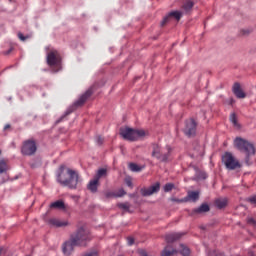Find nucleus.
Wrapping results in <instances>:
<instances>
[{
    "label": "nucleus",
    "mask_w": 256,
    "mask_h": 256,
    "mask_svg": "<svg viewBox=\"0 0 256 256\" xmlns=\"http://www.w3.org/2000/svg\"><path fill=\"white\" fill-rule=\"evenodd\" d=\"M85 256H99L97 252H89Z\"/></svg>",
    "instance_id": "37998d69"
},
{
    "label": "nucleus",
    "mask_w": 256,
    "mask_h": 256,
    "mask_svg": "<svg viewBox=\"0 0 256 256\" xmlns=\"http://www.w3.org/2000/svg\"><path fill=\"white\" fill-rule=\"evenodd\" d=\"M60 169L61 172L57 178L58 183L69 189H77V185H79V173L70 168H67L66 171H63V167Z\"/></svg>",
    "instance_id": "f03ea898"
},
{
    "label": "nucleus",
    "mask_w": 256,
    "mask_h": 256,
    "mask_svg": "<svg viewBox=\"0 0 256 256\" xmlns=\"http://www.w3.org/2000/svg\"><path fill=\"white\" fill-rule=\"evenodd\" d=\"M0 155H1V150H0Z\"/></svg>",
    "instance_id": "09e8293b"
},
{
    "label": "nucleus",
    "mask_w": 256,
    "mask_h": 256,
    "mask_svg": "<svg viewBox=\"0 0 256 256\" xmlns=\"http://www.w3.org/2000/svg\"><path fill=\"white\" fill-rule=\"evenodd\" d=\"M117 194H114V193H112V192H107L106 193V197H115Z\"/></svg>",
    "instance_id": "79ce46f5"
},
{
    "label": "nucleus",
    "mask_w": 256,
    "mask_h": 256,
    "mask_svg": "<svg viewBox=\"0 0 256 256\" xmlns=\"http://www.w3.org/2000/svg\"><path fill=\"white\" fill-rule=\"evenodd\" d=\"M233 103H235V99L230 98V99H229V103H228V104L233 105Z\"/></svg>",
    "instance_id": "a18cd8bd"
},
{
    "label": "nucleus",
    "mask_w": 256,
    "mask_h": 256,
    "mask_svg": "<svg viewBox=\"0 0 256 256\" xmlns=\"http://www.w3.org/2000/svg\"><path fill=\"white\" fill-rule=\"evenodd\" d=\"M9 171V166L5 160H0V175L3 173H7Z\"/></svg>",
    "instance_id": "a878e982"
},
{
    "label": "nucleus",
    "mask_w": 256,
    "mask_h": 256,
    "mask_svg": "<svg viewBox=\"0 0 256 256\" xmlns=\"http://www.w3.org/2000/svg\"><path fill=\"white\" fill-rule=\"evenodd\" d=\"M129 169L130 171H133V173H139V171H141V167L135 163H130Z\"/></svg>",
    "instance_id": "c85d7f7f"
},
{
    "label": "nucleus",
    "mask_w": 256,
    "mask_h": 256,
    "mask_svg": "<svg viewBox=\"0 0 256 256\" xmlns=\"http://www.w3.org/2000/svg\"><path fill=\"white\" fill-rule=\"evenodd\" d=\"M18 38L20 39V41H27V39H29V36H24L23 33L19 32Z\"/></svg>",
    "instance_id": "f704fd0d"
},
{
    "label": "nucleus",
    "mask_w": 256,
    "mask_h": 256,
    "mask_svg": "<svg viewBox=\"0 0 256 256\" xmlns=\"http://www.w3.org/2000/svg\"><path fill=\"white\" fill-rule=\"evenodd\" d=\"M170 201L173 203H185V198L177 199V198H170Z\"/></svg>",
    "instance_id": "72a5a7b5"
},
{
    "label": "nucleus",
    "mask_w": 256,
    "mask_h": 256,
    "mask_svg": "<svg viewBox=\"0 0 256 256\" xmlns=\"http://www.w3.org/2000/svg\"><path fill=\"white\" fill-rule=\"evenodd\" d=\"M101 177H107V169L105 168H101L97 171L94 179H96L97 181H99V179H101Z\"/></svg>",
    "instance_id": "393cba45"
},
{
    "label": "nucleus",
    "mask_w": 256,
    "mask_h": 256,
    "mask_svg": "<svg viewBox=\"0 0 256 256\" xmlns=\"http://www.w3.org/2000/svg\"><path fill=\"white\" fill-rule=\"evenodd\" d=\"M209 211H211V208L208 206L207 203H203L200 205V207L192 210L190 215L193 217L194 215H201L203 213H209Z\"/></svg>",
    "instance_id": "2eb2a0df"
},
{
    "label": "nucleus",
    "mask_w": 256,
    "mask_h": 256,
    "mask_svg": "<svg viewBox=\"0 0 256 256\" xmlns=\"http://www.w3.org/2000/svg\"><path fill=\"white\" fill-rule=\"evenodd\" d=\"M21 153L26 157H32V155H35V153H37V142L35 139L31 138L25 140L21 146Z\"/></svg>",
    "instance_id": "0eeeda50"
},
{
    "label": "nucleus",
    "mask_w": 256,
    "mask_h": 256,
    "mask_svg": "<svg viewBox=\"0 0 256 256\" xmlns=\"http://www.w3.org/2000/svg\"><path fill=\"white\" fill-rule=\"evenodd\" d=\"M248 201L256 207V196H252L248 199Z\"/></svg>",
    "instance_id": "58836bf2"
},
{
    "label": "nucleus",
    "mask_w": 256,
    "mask_h": 256,
    "mask_svg": "<svg viewBox=\"0 0 256 256\" xmlns=\"http://www.w3.org/2000/svg\"><path fill=\"white\" fill-rule=\"evenodd\" d=\"M161 189V183L156 182L155 184L149 186L148 188L140 189V193L142 197H151V195H155V193H159Z\"/></svg>",
    "instance_id": "9b49d317"
},
{
    "label": "nucleus",
    "mask_w": 256,
    "mask_h": 256,
    "mask_svg": "<svg viewBox=\"0 0 256 256\" xmlns=\"http://www.w3.org/2000/svg\"><path fill=\"white\" fill-rule=\"evenodd\" d=\"M252 31L253 30H251V29H241L239 35H240V37H249V35H251Z\"/></svg>",
    "instance_id": "c756f323"
},
{
    "label": "nucleus",
    "mask_w": 256,
    "mask_h": 256,
    "mask_svg": "<svg viewBox=\"0 0 256 256\" xmlns=\"http://www.w3.org/2000/svg\"><path fill=\"white\" fill-rule=\"evenodd\" d=\"M234 145L236 149H238L242 153H246L245 163L246 165H251V163H253L251 161V157L255 155V146L241 137H237L234 140Z\"/></svg>",
    "instance_id": "7ed1b4c3"
},
{
    "label": "nucleus",
    "mask_w": 256,
    "mask_h": 256,
    "mask_svg": "<svg viewBox=\"0 0 256 256\" xmlns=\"http://www.w3.org/2000/svg\"><path fill=\"white\" fill-rule=\"evenodd\" d=\"M222 163L225 165L226 169H229L230 171H235V169L241 168V164L234 158L231 152H226L222 156Z\"/></svg>",
    "instance_id": "6e6552de"
},
{
    "label": "nucleus",
    "mask_w": 256,
    "mask_h": 256,
    "mask_svg": "<svg viewBox=\"0 0 256 256\" xmlns=\"http://www.w3.org/2000/svg\"><path fill=\"white\" fill-rule=\"evenodd\" d=\"M7 129H11V125H9V124L5 125L4 131H7Z\"/></svg>",
    "instance_id": "49530a36"
},
{
    "label": "nucleus",
    "mask_w": 256,
    "mask_h": 256,
    "mask_svg": "<svg viewBox=\"0 0 256 256\" xmlns=\"http://www.w3.org/2000/svg\"><path fill=\"white\" fill-rule=\"evenodd\" d=\"M11 51H13V48H10L8 51H6V52L4 53V55H9V53H11Z\"/></svg>",
    "instance_id": "de8ad7c7"
},
{
    "label": "nucleus",
    "mask_w": 256,
    "mask_h": 256,
    "mask_svg": "<svg viewBox=\"0 0 256 256\" xmlns=\"http://www.w3.org/2000/svg\"><path fill=\"white\" fill-rule=\"evenodd\" d=\"M47 64L52 68L53 73L61 71V56L57 52H50L47 55Z\"/></svg>",
    "instance_id": "1a4fd4ad"
},
{
    "label": "nucleus",
    "mask_w": 256,
    "mask_h": 256,
    "mask_svg": "<svg viewBox=\"0 0 256 256\" xmlns=\"http://www.w3.org/2000/svg\"><path fill=\"white\" fill-rule=\"evenodd\" d=\"M183 131L186 137H195L197 133V122L193 118L186 120Z\"/></svg>",
    "instance_id": "9d476101"
},
{
    "label": "nucleus",
    "mask_w": 256,
    "mask_h": 256,
    "mask_svg": "<svg viewBox=\"0 0 256 256\" xmlns=\"http://www.w3.org/2000/svg\"><path fill=\"white\" fill-rule=\"evenodd\" d=\"M185 233L177 232V233H171L167 234L165 236L166 243H175V241H179L181 237H184Z\"/></svg>",
    "instance_id": "dca6fc26"
},
{
    "label": "nucleus",
    "mask_w": 256,
    "mask_h": 256,
    "mask_svg": "<svg viewBox=\"0 0 256 256\" xmlns=\"http://www.w3.org/2000/svg\"><path fill=\"white\" fill-rule=\"evenodd\" d=\"M123 195H127V192H125L123 189H120L115 197H123Z\"/></svg>",
    "instance_id": "c9c22d12"
},
{
    "label": "nucleus",
    "mask_w": 256,
    "mask_h": 256,
    "mask_svg": "<svg viewBox=\"0 0 256 256\" xmlns=\"http://www.w3.org/2000/svg\"><path fill=\"white\" fill-rule=\"evenodd\" d=\"M208 256H225L223 252H209Z\"/></svg>",
    "instance_id": "e433bc0d"
},
{
    "label": "nucleus",
    "mask_w": 256,
    "mask_h": 256,
    "mask_svg": "<svg viewBox=\"0 0 256 256\" xmlns=\"http://www.w3.org/2000/svg\"><path fill=\"white\" fill-rule=\"evenodd\" d=\"M247 223H249V225H256V221L253 218H248Z\"/></svg>",
    "instance_id": "ea45409f"
},
{
    "label": "nucleus",
    "mask_w": 256,
    "mask_h": 256,
    "mask_svg": "<svg viewBox=\"0 0 256 256\" xmlns=\"http://www.w3.org/2000/svg\"><path fill=\"white\" fill-rule=\"evenodd\" d=\"M181 247V255L183 256H189L191 255V250H189V247L185 246L184 244H180Z\"/></svg>",
    "instance_id": "bb28decb"
},
{
    "label": "nucleus",
    "mask_w": 256,
    "mask_h": 256,
    "mask_svg": "<svg viewBox=\"0 0 256 256\" xmlns=\"http://www.w3.org/2000/svg\"><path fill=\"white\" fill-rule=\"evenodd\" d=\"M87 241H89V231L80 227L63 243L62 251L64 255L70 256L75 251V247H87Z\"/></svg>",
    "instance_id": "f257e3e1"
},
{
    "label": "nucleus",
    "mask_w": 256,
    "mask_h": 256,
    "mask_svg": "<svg viewBox=\"0 0 256 256\" xmlns=\"http://www.w3.org/2000/svg\"><path fill=\"white\" fill-rule=\"evenodd\" d=\"M179 251L174 249L171 245H167L161 252V256H174L177 255Z\"/></svg>",
    "instance_id": "6ab92c4d"
},
{
    "label": "nucleus",
    "mask_w": 256,
    "mask_h": 256,
    "mask_svg": "<svg viewBox=\"0 0 256 256\" xmlns=\"http://www.w3.org/2000/svg\"><path fill=\"white\" fill-rule=\"evenodd\" d=\"M199 191H188V194L186 197H184L185 203L192 201V203H197L199 201Z\"/></svg>",
    "instance_id": "a211bd4d"
},
{
    "label": "nucleus",
    "mask_w": 256,
    "mask_h": 256,
    "mask_svg": "<svg viewBox=\"0 0 256 256\" xmlns=\"http://www.w3.org/2000/svg\"><path fill=\"white\" fill-rule=\"evenodd\" d=\"M94 91H93V87H90L84 94H82L79 99L73 103L72 106H70L67 111L65 112V114L56 121V123H61V121H63V119H65V117H67L68 115H71V113H73V111H77V109H79V107H83L85 105V103H87V100L89 99V97H91V95H93Z\"/></svg>",
    "instance_id": "20e7f679"
},
{
    "label": "nucleus",
    "mask_w": 256,
    "mask_h": 256,
    "mask_svg": "<svg viewBox=\"0 0 256 256\" xmlns=\"http://www.w3.org/2000/svg\"><path fill=\"white\" fill-rule=\"evenodd\" d=\"M230 121H231V123H233V125H234L235 127H239V123L237 122V114L232 113V114L230 115Z\"/></svg>",
    "instance_id": "2f4dec72"
},
{
    "label": "nucleus",
    "mask_w": 256,
    "mask_h": 256,
    "mask_svg": "<svg viewBox=\"0 0 256 256\" xmlns=\"http://www.w3.org/2000/svg\"><path fill=\"white\" fill-rule=\"evenodd\" d=\"M50 209H60L61 211H65L67 207L65 206V202L63 200H57L50 204Z\"/></svg>",
    "instance_id": "412c9836"
},
{
    "label": "nucleus",
    "mask_w": 256,
    "mask_h": 256,
    "mask_svg": "<svg viewBox=\"0 0 256 256\" xmlns=\"http://www.w3.org/2000/svg\"><path fill=\"white\" fill-rule=\"evenodd\" d=\"M175 189V184L173 183H167L164 185V192L169 193V191H173Z\"/></svg>",
    "instance_id": "7c9ffc66"
},
{
    "label": "nucleus",
    "mask_w": 256,
    "mask_h": 256,
    "mask_svg": "<svg viewBox=\"0 0 256 256\" xmlns=\"http://www.w3.org/2000/svg\"><path fill=\"white\" fill-rule=\"evenodd\" d=\"M117 207L119 209H122V211H127L128 213H131V204L129 202H125V203H118Z\"/></svg>",
    "instance_id": "b1692460"
},
{
    "label": "nucleus",
    "mask_w": 256,
    "mask_h": 256,
    "mask_svg": "<svg viewBox=\"0 0 256 256\" xmlns=\"http://www.w3.org/2000/svg\"><path fill=\"white\" fill-rule=\"evenodd\" d=\"M195 6V2L191 0H185L181 6L183 15H189L191 11H193V7Z\"/></svg>",
    "instance_id": "ddd939ff"
},
{
    "label": "nucleus",
    "mask_w": 256,
    "mask_h": 256,
    "mask_svg": "<svg viewBox=\"0 0 256 256\" xmlns=\"http://www.w3.org/2000/svg\"><path fill=\"white\" fill-rule=\"evenodd\" d=\"M152 157H155L158 161H161V163L169 162V157H171V147L167 146L165 152V149H162L159 144H153Z\"/></svg>",
    "instance_id": "423d86ee"
},
{
    "label": "nucleus",
    "mask_w": 256,
    "mask_h": 256,
    "mask_svg": "<svg viewBox=\"0 0 256 256\" xmlns=\"http://www.w3.org/2000/svg\"><path fill=\"white\" fill-rule=\"evenodd\" d=\"M104 139L101 136L96 137V143L97 145H102L104 143Z\"/></svg>",
    "instance_id": "4c0bfd02"
},
{
    "label": "nucleus",
    "mask_w": 256,
    "mask_h": 256,
    "mask_svg": "<svg viewBox=\"0 0 256 256\" xmlns=\"http://www.w3.org/2000/svg\"><path fill=\"white\" fill-rule=\"evenodd\" d=\"M99 187V180H96L94 178L93 180H90V182L87 185L88 191H91V193H97V189Z\"/></svg>",
    "instance_id": "aec40b11"
},
{
    "label": "nucleus",
    "mask_w": 256,
    "mask_h": 256,
    "mask_svg": "<svg viewBox=\"0 0 256 256\" xmlns=\"http://www.w3.org/2000/svg\"><path fill=\"white\" fill-rule=\"evenodd\" d=\"M2 253H7V249H5V248H3V247H0V255H1Z\"/></svg>",
    "instance_id": "c03bdc74"
},
{
    "label": "nucleus",
    "mask_w": 256,
    "mask_h": 256,
    "mask_svg": "<svg viewBox=\"0 0 256 256\" xmlns=\"http://www.w3.org/2000/svg\"><path fill=\"white\" fill-rule=\"evenodd\" d=\"M181 17H183V12L181 11H172L169 12L168 15H166L163 20L161 21L160 25L161 27H165L171 19H176L177 21H181Z\"/></svg>",
    "instance_id": "f8f14e48"
},
{
    "label": "nucleus",
    "mask_w": 256,
    "mask_h": 256,
    "mask_svg": "<svg viewBox=\"0 0 256 256\" xmlns=\"http://www.w3.org/2000/svg\"><path fill=\"white\" fill-rule=\"evenodd\" d=\"M48 224L52 225V227H69V221H62L57 218H51L50 220H48Z\"/></svg>",
    "instance_id": "f3484780"
},
{
    "label": "nucleus",
    "mask_w": 256,
    "mask_h": 256,
    "mask_svg": "<svg viewBox=\"0 0 256 256\" xmlns=\"http://www.w3.org/2000/svg\"><path fill=\"white\" fill-rule=\"evenodd\" d=\"M232 91L238 99H245V97H247L245 92H243V89H241V84H239L238 82L234 83Z\"/></svg>",
    "instance_id": "4468645a"
},
{
    "label": "nucleus",
    "mask_w": 256,
    "mask_h": 256,
    "mask_svg": "<svg viewBox=\"0 0 256 256\" xmlns=\"http://www.w3.org/2000/svg\"><path fill=\"white\" fill-rule=\"evenodd\" d=\"M125 183H126L127 187H130L131 189L133 188V181H132L131 177H126Z\"/></svg>",
    "instance_id": "473e14b6"
},
{
    "label": "nucleus",
    "mask_w": 256,
    "mask_h": 256,
    "mask_svg": "<svg viewBox=\"0 0 256 256\" xmlns=\"http://www.w3.org/2000/svg\"><path fill=\"white\" fill-rule=\"evenodd\" d=\"M201 179H207V174L205 172H201L199 170H196V181H201Z\"/></svg>",
    "instance_id": "cd10ccee"
},
{
    "label": "nucleus",
    "mask_w": 256,
    "mask_h": 256,
    "mask_svg": "<svg viewBox=\"0 0 256 256\" xmlns=\"http://www.w3.org/2000/svg\"><path fill=\"white\" fill-rule=\"evenodd\" d=\"M135 243V239L133 237H128V245H133Z\"/></svg>",
    "instance_id": "a19ab883"
},
{
    "label": "nucleus",
    "mask_w": 256,
    "mask_h": 256,
    "mask_svg": "<svg viewBox=\"0 0 256 256\" xmlns=\"http://www.w3.org/2000/svg\"><path fill=\"white\" fill-rule=\"evenodd\" d=\"M120 135L126 141H137L138 139H143V137H147L149 132L145 130H136L129 127L120 128Z\"/></svg>",
    "instance_id": "39448f33"
},
{
    "label": "nucleus",
    "mask_w": 256,
    "mask_h": 256,
    "mask_svg": "<svg viewBox=\"0 0 256 256\" xmlns=\"http://www.w3.org/2000/svg\"><path fill=\"white\" fill-rule=\"evenodd\" d=\"M215 206L218 209H225L227 207V198H218L215 200Z\"/></svg>",
    "instance_id": "4be33fe9"
},
{
    "label": "nucleus",
    "mask_w": 256,
    "mask_h": 256,
    "mask_svg": "<svg viewBox=\"0 0 256 256\" xmlns=\"http://www.w3.org/2000/svg\"><path fill=\"white\" fill-rule=\"evenodd\" d=\"M194 151L195 153H193L191 157H203V146L196 145V147H194Z\"/></svg>",
    "instance_id": "5701e85b"
}]
</instances>
